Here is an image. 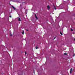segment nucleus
I'll list each match as a JSON object with an SVG mask.
<instances>
[{
  "label": "nucleus",
  "instance_id": "f257e3e1",
  "mask_svg": "<svg viewBox=\"0 0 75 75\" xmlns=\"http://www.w3.org/2000/svg\"><path fill=\"white\" fill-rule=\"evenodd\" d=\"M35 17L37 20H38V18L37 17V15L36 14H35Z\"/></svg>",
  "mask_w": 75,
  "mask_h": 75
},
{
  "label": "nucleus",
  "instance_id": "f8f14e48",
  "mask_svg": "<svg viewBox=\"0 0 75 75\" xmlns=\"http://www.w3.org/2000/svg\"><path fill=\"white\" fill-rule=\"evenodd\" d=\"M54 9L55 10H57V9L56 8H55V7H54Z\"/></svg>",
  "mask_w": 75,
  "mask_h": 75
},
{
  "label": "nucleus",
  "instance_id": "4468645a",
  "mask_svg": "<svg viewBox=\"0 0 75 75\" xmlns=\"http://www.w3.org/2000/svg\"><path fill=\"white\" fill-rule=\"evenodd\" d=\"M10 36H12V34H11L10 35Z\"/></svg>",
  "mask_w": 75,
  "mask_h": 75
},
{
  "label": "nucleus",
  "instance_id": "2eb2a0df",
  "mask_svg": "<svg viewBox=\"0 0 75 75\" xmlns=\"http://www.w3.org/2000/svg\"><path fill=\"white\" fill-rule=\"evenodd\" d=\"M55 38H56L55 37V38H54V39H55Z\"/></svg>",
  "mask_w": 75,
  "mask_h": 75
},
{
  "label": "nucleus",
  "instance_id": "423d86ee",
  "mask_svg": "<svg viewBox=\"0 0 75 75\" xmlns=\"http://www.w3.org/2000/svg\"><path fill=\"white\" fill-rule=\"evenodd\" d=\"M60 34H61V35H62V32H60Z\"/></svg>",
  "mask_w": 75,
  "mask_h": 75
},
{
  "label": "nucleus",
  "instance_id": "39448f33",
  "mask_svg": "<svg viewBox=\"0 0 75 75\" xmlns=\"http://www.w3.org/2000/svg\"><path fill=\"white\" fill-rule=\"evenodd\" d=\"M12 7L13 8L14 10H16V8L15 7H14V6H12Z\"/></svg>",
  "mask_w": 75,
  "mask_h": 75
},
{
  "label": "nucleus",
  "instance_id": "9d476101",
  "mask_svg": "<svg viewBox=\"0 0 75 75\" xmlns=\"http://www.w3.org/2000/svg\"><path fill=\"white\" fill-rule=\"evenodd\" d=\"M71 30L72 31H74V30H73L72 29H71Z\"/></svg>",
  "mask_w": 75,
  "mask_h": 75
},
{
  "label": "nucleus",
  "instance_id": "dca6fc26",
  "mask_svg": "<svg viewBox=\"0 0 75 75\" xmlns=\"http://www.w3.org/2000/svg\"><path fill=\"white\" fill-rule=\"evenodd\" d=\"M74 41H75V39H74Z\"/></svg>",
  "mask_w": 75,
  "mask_h": 75
},
{
  "label": "nucleus",
  "instance_id": "20e7f679",
  "mask_svg": "<svg viewBox=\"0 0 75 75\" xmlns=\"http://www.w3.org/2000/svg\"><path fill=\"white\" fill-rule=\"evenodd\" d=\"M47 7L48 10H49L50 8V6H48Z\"/></svg>",
  "mask_w": 75,
  "mask_h": 75
},
{
  "label": "nucleus",
  "instance_id": "6e6552de",
  "mask_svg": "<svg viewBox=\"0 0 75 75\" xmlns=\"http://www.w3.org/2000/svg\"><path fill=\"white\" fill-rule=\"evenodd\" d=\"M24 34V32L23 31L22 32V34Z\"/></svg>",
  "mask_w": 75,
  "mask_h": 75
},
{
  "label": "nucleus",
  "instance_id": "ddd939ff",
  "mask_svg": "<svg viewBox=\"0 0 75 75\" xmlns=\"http://www.w3.org/2000/svg\"><path fill=\"white\" fill-rule=\"evenodd\" d=\"M9 17H10V18L11 17V16H10Z\"/></svg>",
  "mask_w": 75,
  "mask_h": 75
},
{
  "label": "nucleus",
  "instance_id": "1a4fd4ad",
  "mask_svg": "<svg viewBox=\"0 0 75 75\" xmlns=\"http://www.w3.org/2000/svg\"><path fill=\"white\" fill-rule=\"evenodd\" d=\"M25 55H27V52H25Z\"/></svg>",
  "mask_w": 75,
  "mask_h": 75
},
{
  "label": "nucleus",
  "instance_id": "7ed1b4c3",
  "mask_svg": "<svg viewBox=\"0 0 75 75\" xmlns=\"http://www.w3.org/2000/svg\"><path fill=\"white\" fill-rule=\"evenodd\" d=\"M18 18V21H21V18Z\"/></svg>",
  "mask_w": 75,
  "mask_h": 75
},
{
  "label": "nucleus",
  "instance_id": "0eeeda50",
  "mask_svg": "<svg viewBox=\"0 0 75 75\" xmlns=\"http://www.w3.org/2000/svg\"><path fill=\"white\" fill-rule=\"evenodd\" d=\"M35 48H36V49H38V47H37V46Z\"/></svg>",
  "mask_w": 75,
  "mask_h": 75
},
{
  "label": "nucleus",
  "instance_id": "f3484780",
  "mask_svg": "<svg viewBox=\"0 0 75 75\" xmlns=\"http://www.w3.org/2000/svg\"><path fill=\"white\" fill-rule=\"evenodd\" d=\"M74 57V55H73Z\"/></svg>",
  "mask_w": 75,
  "mask_h": 75
},
{
  "label": "nucleus",
  "instance_id": "a211bd4d",
  "mask_svg": "<svg viewBox=\"0 0 75 75\" xmlns=\"http://www.w3.org/2000/svg\"><path fill=\"white\" fill-rule=\"evenodd\" d=\"M27 31H28V30H27Z\"/></svg>",
  "mask_w": 75,
  "mask_h": 75
},
{
  "label": "nucleus",
  "instance_id": "f03ea898",
  "mask_svg": "<svg viewBox=\"0 0 75 75\" xmlns=\"http://www.w3.org/2000/svg\"><path fill=\"white\" fill-rule=\"evenodd\" d=\"M72 68H71L70 69V73L72 74Z\"/></svg>",
  "mask_w": 75,
  "mask_h": 75
},
{
  "label": "nucleus",
  "instance_id": "9b49d317",
  "mask_svg": "<svg viewBox=\"0 0 75 75\" xmlns=\"http://www.w3.org/2000/svg\"><path fill=\"white\" fill-rule=\"evenodd\" d=\"M64 54L65 55H67V53H64Z\"/></svg>",
  "mask_w": 75,
  "mask_h": 75
}]
</instances>
